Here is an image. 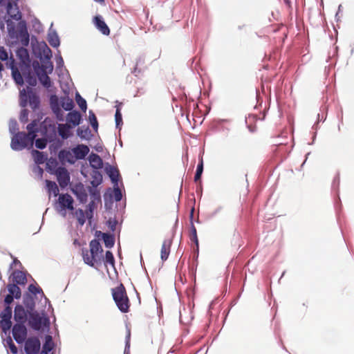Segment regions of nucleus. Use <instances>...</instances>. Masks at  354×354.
Listing matches in <instances>:
<instances>
[{
    "label": "nucleus",
    "instance_id": "obj_1",
    "mask_svg": "<svg viewBox=\"0 0 354 354\" xmlns=\"http://www.w3.org/2000/svg\"><path fill=\"white\" fill-rule=\"evenodd\" d=\"M103 249L100 243L97 239H93L89 243V250L83 248L82 254L84 262L91 267L100 266L102 262Z\"/></svg>",
    "mask_w": 354,
    "mask_h": 354
},
{
    "label": "nucleus",
    "instance_id": "obj_2",
    "mask_svg": "<svg viewBox=\"0 0 354 354\" xmlns=\"http://www.w3.org/2000/svg\"><path fill=\"white\" fill-rule=\"evenodd\" d=\"M111 293L118 309L123 313H128L131 303L124 285L120 283L118 286L112 288Z\"/></svg>",
    "mask_w": 354,
    "mask_h": 354
},
{
    "label": "nucleus",
    "instance_id": "obj_3",
    "mask_svg": "<svg viewBox=\"0 0 354 354\" xmlns=\"http://www.w3.org/2000/svg\"><path fill=\"white\" fill-rule=\"evenodd\" d=\"M20 106L26 107L28 104L32 110H36L39 108L40 100L37 93L32 90V88L27 87L26 89L23 88L19 92Z\"/></svg>",
    "mask_w": 354,
    "mask_h": 354
},
{
    "label": "nucleus",
    "instance_id": "obj_4",
    "mask_svg": "<svg viewBox=\"0 0 354 354\" xmlns=\"http://www.w3.org/2000/svg\"><path fill=\"white\" fill-rule=\"evenodd\" d=\"M34 136L32 138L24 131L14 133L12 137L10 147L15 151H21L34 144Z\"/></svg>",
    "mask_w": 354,
    "mask_h": 354
},
{
    "label": "nucleus",
    "instance_id": "obj_5",
    "mask_svg": "<svg viewBox=\"0 0 354 354\" xmlns=\"http://www.w3.org/2000/svg\"><path fill=\"white\" fill-rule=\"evenodd\" d=\"M12 333L15 340L18 344H22L26 339H27L26 337L28 332L25 324L16 323L12 326Z\"/></svg>",
    "mask_w": 354,
    "mask_h": 354
},
{
    "label": "nucleus",
    "instance_id": "obj_6",
    "mask_svg": "<svg viewBox=\"0 0 354 354\" xmlns=\"http://www.w3.org/2000/svg\"><path fill=\"white\" fill-rule=\"evenodd\" d=\"M24 351L26 354H38L41 343L37 337H30L25 340Z\"/></svg>",
    "mask_w": 354,
    "mask_h": 354
},
{
    "label": "nucleus",
    "instance_id": "obj_7",
    "mask_svg": "<svg viewBox=\"0 0 354 354\" xmlns=\"http://www.w3.org/2000/svg\"><path fill=\"white\" fill-rule=\"evenodd\" d=\"M55 174L61 187H66L70 183V175L68 170L64 167H59Z\"/></svg>",
    "mask_w": 354,
    "mask_h": 354
},
{
    "label": "nucleus",
    "instance_id": "obj_8",
    "mask_svg": "<svg viewBox=\"0 0 354 354\" xmlns=\"http://www.w3.org/2000/svg\"><path fill=\"white\" fill-rule=\"evenodd\" d=\"M58 205L62 210H73L74 200L68 194H61L58 197Z\"/></svg>",
    "mask_w": 354,
    "mask_h": 354
},
{
    "label": "nucleus",
    "instance_id": "obj_9",
    "mask_svg": "<svg viewBox=\"0 0 354 354\" xmlns=\"http://www.w3.org/2000/svg\"><path fill=\"white\" fill-rule=\"evenodd\" d=\"M92 22L96 29L102 35L106 36H109L110 35V29L101 15H97L93 17Z\"/></svg>",
    "mask_w": 354,
    "mask_h": 354
},
{
    "label": "nucleus",
    "instance_id": "obj_10",
    "mask_svg": "<svg viewBox=\"0 0 354 354\" xmlns=\"http://www.w3.org/2000/svg\"><path fill=\"white\" fill-rule=\"evenodd\" d=\"M28 323L32 329L39 330L42 327L43 318L36 312L31 313L29 315Z\"/></svg>",
    "mask_w": 354,
    "mask_h": 354
},
{
    "label": "nucleus",
    "instance_id": "obj_11",
    "mask_svg": "<svg viewBox=\"0 0 354 354\" xmlns=\"http://www.w3.org/2000/svg\"><path fill=\"white\" fill-rule=\"evenodd\" d=\"M14 319L17 323L25 324L27 320V313L21 305H17L15 308Z\"/></svg>",
    "mask_w": 354,
    "mask_h": 354
},
{
    "label": "nucleus",
    "instance_id": "obj_12",
    "mask_svg": "<svg viewBox=\"0 0 354 354\" xmlns=\"http://www.w3.org/2000/svg\"><path fill=\"white\" fill-rule=\"evenodd\" d=\"M58 158L62 162H68L74 164L77 159L71 150L62 149L59 152Z\"/></svg>",
    "mask_w": 354,
    "mask_h": 354
},
{
    "label": "nucleus",
    "instance_id": "obj_13",
    "mask_svg": "<svg viewBox=\"0 0 354 354\" xmlns=\"http://www.w3.org/2000/svg\"><path fill=\"white\" fill-rule=\"evenodd\" d=\"M72 151L77 160L84 159L89 152V148L87 145L81 144L77 145L72 149Z\"/></svg>",
    "mask_w": 354,
    "mask_h": 354
},
{
    "label": "nucleus",
    "instance_id": "obj_14",
    "mask_svg": "<svg viewBox=\"0 0 354 354\" xmlns=\"http://www.w3.org/2000/svg\"><path fill=\"white\" fill-rule=\"evenodd\" d=\"M32 66L35 72L51 73L53 70V63L48 61L43 63L41 65H39L37 62H33Z\"/></svg>",
    "mask_w": 354,
    "mask_h": 354
},
{
    "label": "nucleus",
    "instance_id": "obj_15",
    "mask_svg": "<svg viewBox=\"0 0 354 354\" xmlns=\"http://www.w3.org/2000/svg\"><path fill=\"white\" fill-rule=\"evenodd\" d=\"M92 214L93 212L91 208L89 209L88 211H86V214L82 209H77L75 212V215L76 216L77 222L81 226H82L85 223L86 218H88V219L91 218Z\"/></svg>",
    "mask_w": 354,
    "mask_h": 354
},
{
    "label": "nucleus",
    "instance_id": "obj_16",
    "mask_svg": "<svg viewBox=\"0 0 354 354\" xmlns=\"http://www.w3.org/2000/svg\"><path fill=\"white\" fill-rule=\"evenodd\" d=\"M81 118V114L76 111H73L68 113L66 116V120L68 122V124H72V127L79 125V124L80 123Z\"/></svg>",
    "mask_w": 354,
    "mask_h": 354
},
{
    "label": "nucleus",
    "instance_id": "obj_17",
    "mask_svg": "<svg viewBox=\"0 0 354 354\" xmlns=\"http://www.w3.org/2000/svg\"><path fill=\"white\" fill-rule=\"evenodd\" d=\"M73 127L66 123V124H59L58 125V133L63 139H67L71 136V129Z\"/></svg>",
    "mask_w": 354,
    "mask_h": 354
},
{
    "label": "nucleus",
    "instance_id": "obj_18",
    "mask_svg": "<svg viewBox=\"0 0 354 354\" xmlns=\"http://www.w3.org/2000/svg\"><path fill=\"white\" fill-rule=\"evenodd\" d=\"M88 160L91 166L95 169H102L103 167L102 160L97 153H92L89 156Z\"/></svg>",
    "mask_w": 354,
    "mask_h": 354
},
{
    "label": "nucleus",
    "instance_id": "obj_19",
    "mask_svg": "<svg viewBox=\"0 0 354 354\" xmlns=\"http://www.w3.org/2000/svg\"><path fill=\"white\" fill-rule=\"evenodd\" d=\"M171 242V239H165L162 244L160 257L162 261H166L169 257Z\"/></svg>",
    "mask_w": 354,
    "mask_h": 354
},
{
    "label": "nucleus",
    "instance_id": "obj_20",
    "mask_svg": "<svg viewBox=\"0 0 354 354\" xmlns=\"http://www.w3.org/2000/svg\"><path fill=\"white\" fill-rule=\"evenodd\" d=\"M13 4L11 2H8L7 5V12L10 17L15 20L21 19V14L17 6V3H15V8H13Z\"/></svg>",
    "mask_w": 354,
    "mask_h": 354
},
{
    "label": "nucleus",
    "instance_id": "obj_21",
    "mask_svg": "<svg viewBox=\"0 0 354 354\" xmlns=\"http://www.w3.org/2000/svg\"><path fill=\"white\" fill-rule=\"evenodd\" d=\"M41 84L46 88L52 86L50 78L46 73L35 72Z\"/></svg>",
    "mask_w": 354,
    "mask_h": 354
},
{
    "label": "nucleus",
    "instance_id": "obj_22",
    "mask_svg": "<svg viewBox=\"0 0 354 354\" xmlns=\"http://www.w3.org/2000/svg\"><path fill=\"white\" fill-rule=\"evenodd\" d=\"M13 281L16 284L24 285L26 281V277L22 271L17 270L13 272Z\"/></svg>",
    "mask_w": 354,
    "mask_h": 354
},
{
    "label": "nucleus",
    "instance_id": "obj_23",
    "mask_svg": "<svg viewBox=\"0 0 354 354\" xmlns=\"http://www.w3.org/2000/svg\"><path fill=\"white\" fill-rule=\"evenodd\" d=\"M51 106L53 112L57 115V118L59 120H63V115L61 113V109L58 105V100L56 96L52 97L50 99Z\"/></svg>",
    "mask_w": 354,
    "mask_h": 354
},
{
    "label": "nucleus",
    "instance_id": "obj_24",
    "mask_svg": "<svg viewBox=\"0 0 354 354\" xmlns=\"http://www.w3.org/2000/svg\"><path fill=\"white\" fill-rule=\"evenodd\" d=\"M62 107L66 111H71L74 107L73 100L68 96L61 98Z\"/></svg>",
    "mask_w": 354,
    "mask_h": 354
},
{
    "label": "nucleus",
    "instance_id": "obj_25",
    "mask_svg": "<svg viewBox=\"0 0 354 354\" xmlns=\"http://www.w3.org/2000/svg\"><path fill=\"white\" fill-rule=\"evenodd\" d=\"M46 189L50 194H53L55 196L59 195V188L57 184L51 180H46Z\"/></svg>",
    "mask_w": 354,
    "mask_h": 354
},
{
    "label": "nucleus",
    "instance_id": "obj_26",
    "mask_svg": "<svg viewBox=\"0 0 354 354\" xmlns=\"http://www.w3.org/2000/svg\"><path fill=\"white\" fill-rule=\"evenodd\" d=\"M107 174H109L111 181L114 184L117 185L120 175L119 171L116 168L110 166L109 168L107 169Z\"/></svg>",
    "mask_w": 354,
    "mask_h": 354
},
{
    "label": "nucleus",
    "instance_id": "obj_27",
    "mask_svg": "<svg viewBox=\"0 0 354 354\" xmlns=\"http://www.w3.org/2000/svg\"><path fill=\"white\" fill-rule=\"evenodd\" d=\"M32 154L34 158L35 162L39 165L43 164L47 158L43 152H41L37 150H32Z\"/></svg>",
    "mask_w": 354,
    "mask_h": 354
},
{
    "label": "nucleus",
    "instance_id": "obj_28",
    "mask_svg": "<svg viewBox=\"0 0 354 354\" xmlns=\"http://www.w3.org/2000/svg\"><path fill=\"white\" fill-rule=\"evenodd\" d=\"M102 236L104 245L106 248H111L114 245L115 238L113 235L106 233H102Z\"/></svg>",
    "mask_w": 354,
    "mask_h": 354
},
{
    "label": "nucleus",
    "instance_id": "obj_29",
    "mask_svg": "<svg viewBox=\"0 0 354 354\" xmlns=\"http://www.w3.org/2000/svg\"><path fill=\"white\" fill-rule=\"evenodd\" d=\"M37 122L36 120H33L32 121L30 124H28L26 127V129L28 130V133H26L28 136H30L31 138L32 136H34V140L35 139L37 135H36V132L37 131Z\"/></svg>",
    "mask_w": 354,
    "mask_h": 354
},
{
    "label": "nucleus",
    "instance_id": "obj_30",
    "mask_svg": "<svg viewBox=\"0 0 354 354\" xmlns=\"http://www.w3.org/2000/svg\"><path fill=\"white\" fill-rule=\"evenodd\" d=\"M8 291L11 295L15 297L16 299L21 297V290L17 284H10L8 286Z\"/></svg>",
    "mask_w": 354,
    "mask_h": 354
},
{
    "label": "nucleus",
    "instance_id": "obj_31",
    "mask_svg": "<svg viewBox=\"0 0 354 354\" xmlns=\"http://www.w3.org/2000/svg\"><path fill=\"white\" fill-rule=\"evenodd\" d=\"M102 261H104V263L106 266H107V264H109L111 266L114 267L115 259L113 253L111 251L107 250L105 254V258H102Z\"/></svg>",
    "mask_w": 354,
    "mask_h": 354
},
{
    "label": "nucleus",
    "instance_id": "obj_32",
    "mask_svg": "<svg viewBox=\"0 0 354 354\" xmlns=\"http://www.w3.org/2000/svg\"><path fill=\"white\" fill-rule=\"evenodd\" d=\"M189 239L191 241L194 242L196 244V251L198 252V236H197L196 229L193 223L192 224L191 232L189 234Z\"/></svg>",
    "mask_w": 354,
    "mask_h": 354
},
{
    "label": "nucleus",
    "instance_id": "obj_33",
    "mask_svg": "<svg viewBox=\"0 0 354 354\" xmlns=\"http://www.w3.org/2000/svg\"><path fill=\"white\" fill-rule=\"evenodd\" d=\"M12 76L17 84L21 85V86L24 84V82L23 77L21 75V74L20 73V72L17 68L12 69Z\"/></svg>",
    "mask_w": 354,
    "mask_h": 354
},
{
    "label": "nucleus",
    "instance_id": "obj_34",
    "mask_svg": "<svg viewBox=\"0 0 354 354\" xmlns=\"http://www.w3.org/2000/svg\"><path fill=\"white\" fill-rule=\"evenodd\" d=\"M48 41L53 47H57L59 46V39L55 33L48 35Z\"/></svg>",
    "mask_w": 354,
    "mask_h": 354
},
{
    "label": "nucleus",
    "instance_id": "obj_35",
    "mask_svg": "<svg viewBox=\"0 0 354 354\" xmlns=\"http://www.w3.org/2000/svg\"><path fill=\"white\" fill-rule=\"evenodd\" d=\"M91 131L88 127H79L77 130V134L81 138H86L90 136Z\"/></svg>",
    "mask_w": 354,
    "mask_h": 354
},
{
    "label": "nucleus",
    "instance_id": "obj_36",
    "mask_svg": "<svg viewBox=\"0 0 354 354\" xmlns=\"http://www.w3.org/2000/svg\"><path fill=\"white\" fill-rule=\"evenodd\" d=\"M203 171V161L201 158L199 163L198 164L196 171L194 176V181L198 182L201 180V175Z\"/></svg>",
    "mask_w": 354,
    "mask_h": 354
},
{
    "label": "nucleus",
    "instance_id": "obj_37",
    "mask_svg": "<svg viewBox=\"0 0 354 354\" xmlns=\"http://www.w3.org/2000/svg\"><path fill=\"white\" fill-rule=\"evenodd\" d=\"M76 101L81 110L86 112L87 108L86 102L78 93H76Z\"/></svg>",
    "mask_w": 354,
    "mask_h": 354
},
{
    "label": "nucleus",
    "instance_id": "obj_38",
    "mask_svg": "<svg viewBox=\"0 0 354 354\" xmlns=\"http://www.w3.org/2000/svg\"><path fill=\"white\" fill-rule=\"evenodd\" d=\"M89 121L92 127L97 131L98 128V122L95 113L92 111H89Z\"/></svg>",
    "mask_w": 354,
    "mask_h": 354
},
{
    "label": "nucleus",
    "instance_id": "obj_39",
    "mask_svg": "<svg viewBox=\"0 0 354 354\" xmlns=\"http://www.w3.org/2000/svg\"><path fill=\"white\" fill-rule=\"evenodd\" d=\"M115 120L116 127L119 128L120 126L122 124V113L120 111V109L118 106H116Z\"/></svg>",
    "mask_w": 354,
    "mask_h": 354
},
{
    "label": "nucleus",
    "instance_id": "obj_40",
    "mask_svg": "<svg viewBox=\"0 0 354 354\" xmlns=\"http://www.w3.org/2000/svg\"><path fill=\"white\" fill-rule=\"evenodd\" d=\"M1 326L3 331L6 333L12 327L11 319H1Z\"/></svg>",
    "mask_w": 354,
    "mask_h": 354
},
{
    "label": "nucleus",
    "instance_id": "obj_41",
    "mask_svg": "<svg viewBox=\"0 0 354 354\" xmlns=\"http://www.w3.org/2000/svg\"><path fill=\"white\" fill-rule=\"evenodd\" d=\"M1 319H11L12 308L9 306H6L1 314Z\"/></svg>",
    "mask_w": 354,
    "mask_h": 354
},
{
    "label": "nucleus",
    "instance_id": "obj_42",
    "mask_svg": "<svg viewBox=\"0 0 354 354\" xmlns=\"http://www.w3.org/2000/svg\"><path fill=\"white\" fill-rule=\"evenodd\" d=\"M26 82L32 86H34L37 84V80L34 75L31 74V73H28V75L25 77Z\"/></svg>",
    "mask_w": 354,
    "mask_h": 354
},
{
    "label": "nucleus",
    "instance_id": "obj_43",
    "mask_svg": "<svg viewBox=\"0 0 354 354\" xmlns=\"http://www.w3.org/2000/svg\"><path fill=\"white\" fill-rule=\"evenodd\" d=\"M19 120L21 122L25 124L28 120V111L26 109H24L21 110L20 116H19Z\"/></svg>",
    "mask_w": 354,
    "mask_h": 354
},
{
    "label": "nucleus",
    "instance_id": "obj_44",
    "mask_svg": "<svg viewBox=\"0 0 354 354\" xmlns=\"http://www.w3.org/2000/svg\"><path fill=\"white\" fill-rule=\"evenodd\" d=\"M46 140L44 138H38L35 140V146L37 148L43 149L46 147Z\"/></svg>",
    "mask_w": 354,
    "mask_h": 354
},
{
    "label": "nucleus",
    "instance_id": "obj_45",
    "mask_svg": "<svg viewBox=\"0 0 354 354\" xmlns=\"http://www.w3.org/2000/svg\"><path fill=\"white\" fill-rule=\"evenodd\" d=\"M7 344H8V346L9 347L10 351L13 354L17 353V352H18L17 347L15 346V344H14V342L11 338H9L8 339H7Z\"/></svg>",
    "mask_w": 354,
    "mask_h": 354
},
{
    "label": "nucleus",
    "instance_id": "obj_46",
    "mask_svg": "<svg viewBox=\"0 0 354 354\" xmlns=\"http://www.w3.org/2000/svg\"><path fill=\"white\" fill-rule=\"evenodd\" d=\"M28 290L34 294V295H37L38 293H40V292H42V290L39 288V287H37L36 286L33 285V284H30L28 286Z\"/></svg>",
    "mask_w": 354,
    "mask_h": 354
},
{
    "label": "nucleus",
    "instance_id": "obj_47",
    "mask_svg": "<svg viewBox=\"0 0 354 354\" xmlns=\"http://www.w3.org/2000/svg\"><path fill=\"white\" fill-rule=\"evenodd\" d=\"M8 53L3 46H0V59L5 61L8 59Z\"/></svg>",
    "mask_w": 354,
    "mask_h": 354
},
{
    "label": "nucleus",
    "instance_id": "obj_48",
    "mask_svg": "<svg viewBox=\"0 0 354 354\" xmlns=\"http://www.w3.org/2000/svg\"><path fill=\"white\" fill-rule=\"evenodd\" d=\"M114 198L116 201L122 199V192L118 187L114 189Z\"/></svg>",
    "mask_w": 354,
    "mask_h": 354
},
{
    "label": "nucleus",
    "instance_id": "obj_49",
    "mask_svg": "<svg viewBox=\"0 0 354 354\" xmlns=\"http://www.w3.org/2000/svg\"><path fill=\"white\" fill-rule=\"evenodd\" d=\"M44 54L47 59H50L52 56L51 50L46 45L45 49L44 50Z\"/></svg>",
    "mask_w": 354,
    "mask_h": 354
},
{
    "label": "nucleus",
    "instance_id": "obj_50",
    "mask_svg": "<svg viewBox=\"0 0 354 354\" xmlns=\"http://www.w3.org/2000/svg\"><path fill=\"white\" fill-rule=\"evenodd\" d=\"M49 342L51 341V337L48 336L46 343L44 345V349L46 350L47 351H50L52 349V347L49 344Z\"/></svg>",
    "mask_w": 354,
    "mask_h": 354
},
{
    "label": "nucleus",
    "instance_id": "obj_51",
    "mask_svg": "<svg viewBox=\"0 0 354 354\" xmlns=\"http://www.w3.org/2000/svg\"><path fill=\"white\" fill-rule=\"evenodd\" d=\"M129 337H130V333H129V335H128V339L127 340V342H126V346H125V348H124V354H130V351H129Z\"/></svg>",
    "mask_w": 354,
    "mask_h": 354
},
{
    "label": "nucleus",
    "instance_id": "obj_52",
    "mask_svg": "<svg viewBox=\"0 0 354 354\" xmlns=\"http://www.w3.org/2000/svg\"><path fill=\"white\" fill-rule=\"evenodd\" d=\"M13 297H14L12 295H11L10 294L7 295L4 299L5 303L6 304L9 305L10 304H11L13 301Z\"/></svg>",
    "mask_w": 354,
    "mask_h": 354
},
{
    "label": "nucleus",
    "instance_id": "obj_53",
    "mask_svg": "<svg viewBox=\"0 0 354 354\" xmlns=\"http://www.w3.org/2000/svg\"><path fill=\"white\" fill-rule=\"evenodd\" d=\"M94 173H95L94 177L96 179H99V180L101 181L102 180V175H101V174L99 171H95Z\"/></svg>",
    "mask_w": 354,
    "mask_h": 354
},
{
    "label": "nucleus",
    "instance_id": "obj_54",
    "mask_svg": "<svg viewBox=\"0 0 354 354\" xmlns=\"http://www.w3.org/2000/svg\"><path fill=\"white\" fill-rule=\"evenodd\" d=\"M17 122H15L13 123V126H12V127H10V132H11L12 133H13V134H14V133H15V129H17Z\"/></svg>",
    "mask_w": 354,
    "mask_h": 354
},
{
    "label": "nucleus",
    "instance_id": "obj_55",
    "mask_svg": "<svg viewBox=\"0 0 354 354\" xmlns=\"http://www.w3.org/2000/svg\"><path fill=\"white\" fill-rule=\"evenodd\" d=\"M79 198H80V200L82 201H83L84 200H86V198H87V195L86 193H81L80 195H79Z\"/></svg>",
    "mask_w": 354,
    "mask_h": 354
},
{
    "label": "nucleus",
    "instance_id": "obj_56",
    "mask_svg": "<svg viewBox=\"0 0 354 354\" xmlns=\"http://www.w3.org/2000/svg\"><path fill=\"white\" fill-rule=\"evenodd\" d=\"M142 62L143 63V59L142 58H139L137 62H136V66H135V68H134V71H136L138 68V66L139 65V63H141Z\"/></svg>",
    "mask_w": 354,
    "mask_h": 354
},
{
    "label": "nucleus",
    "instance_id": "obj_57",
    "mask_svg": "<svg viewBox=\"0 0 354 354\" xmlns=\"http://www.w3.org/2000/svg\"><path fill=\"white\" fill-rule=\"evenodd\" d=\"M116 221H114L113 224H111V229L113 231L115 230V225H116Z\"/></svg>",
    "mask_w": 354,
    "mask_h": 354
},
{
    "label": "nucleus",
    "instance_id": "obj_58",
    "mask_svg": "<svg viewBox=\"0 0 354 354\" xmlns=\"http://www.w3.org/2000/svg\"><path fill=\"white\" fill-rule=\"evenodd\" d=\"M98 1H100V2H104V0H97Z\"/></svg>",
    "mask_w": 354,
    "mask_h": 354
}]
</instances>
